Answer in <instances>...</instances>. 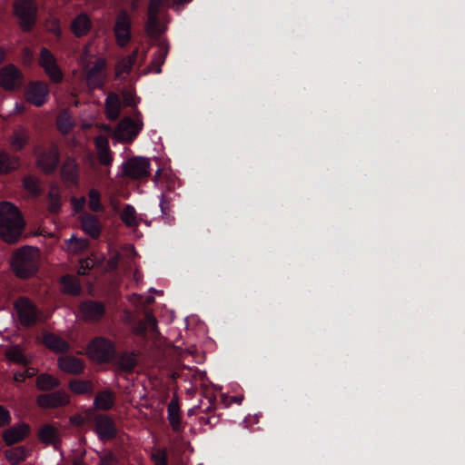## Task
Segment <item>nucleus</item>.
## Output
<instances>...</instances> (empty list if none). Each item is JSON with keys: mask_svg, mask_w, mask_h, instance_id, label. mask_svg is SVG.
Here are the masks:
<instances>
[{"mask_svg": "<svg viewBox=\"0 0 465 465\" xmlns=\"http://www.w3.org/2000/svg\"><path fill=\"white\" fill-rule=\"evenodd\" d=\"M160 209H161V214H166V211H169V203L165 199V196L163 194L160 197Z\"/></svg>", "mask_w": 465, "mask_h": 465, "instance_id": "nucleus-52", "label": "nucleus"}, {"mask_svg": "<svg viewBox=\"0 0 465 465\" xmlns=\"http://www.w3.org/2000/svg\"><path fill=\"white\" fill-rule=\"evenodd\" d=\"M40 251L32 246H24L15 252L11 259V267L19 278L33 276L39 268Z\"/></svg>", "mask_w": 465, "mask_h": 465, "instance_id": "nucleus-2", "label": "nucleus"}, {"mask_svg": "<svg viewBox=\"0 0 465 465\" xmlns=\"http://www.w3.org/2000/svg\"><path fill=\"white\" fill-rule=\"evenodd\" d=\"M49 89L46 83L35 82L28 85L25 98L32 104L39 107L42 106L48 98Z\"/></svg>", "mask_w": 465, "mask_h": 465, "instance_id": "nucleus-9", "label": "nucleus"}, {"mask_svg": "<svg viewBox=\"0 0 465 465\" xmlns=\"http://www.w3.org/2000/svg\"><path fill=\"white\" fill-rule=\"evenodd\" d=\"M88 207L91 211L98 213L104 210L101 203V193L96 189H91L88 193Z\"/></svg>", "mask_w": 465, "mask_h": 465, "instance_id": "nucleus-39", "label": "nucleus"}, {"mask_svg": "<svg viewBox=\"0 0 465 465\" xmlns=\"http://www.w3.org/2000/svg\"><path fill=\"white\" fill-rule=\"evenodd\" d=\"M91 20L85 14L78 15L72 22L71 28L74 35L83 36L88 33L91 28Z\"/></svg>", "mask_w": 465, "mask_h": 465, "instance_id": "nucleus-27", "label": "nucleus"}, {"mask_svg": "<svg viewBox=\"0 0 465 465\" xmlns=\"http://www.w3.org/2000/svg\"><path fill=\"white\" fill-rule=\"evenodd\" d=\"M38 438L45 444L56 445L60 440V433L55 427L50 424H45L38 431Z\"/></svg>", "mask_w": 465, "mask_h": 465, "instance_id": "nucleus-26", "label": "nucleus"}, {"mask_svg": "<svg viewBox=\"0 0 465 465\" xmlns=\"http://www.w3.org/2000/svg\"><path fill=\"white\" fill-rule=\"evenodd\" d=\"M29 139L27 129L23 126L16 127L9 138V143L13 150L20 151L24 148Z\"/></svg>", "mask_w": 465, "mask_h": 465, "instance_id": "nucleus-24", "label": "nucleus"}, {"mask_svg": "<svg viewBox=\"0 0 465 465\" xmlns=\"http://www.w3.org/2000/svg\"><path fill=\"white\" fill-rule=\"evenodd\" d=\"M74 465H87L85 462H84L83 460H75L74 462Z\"/></svg>", "mask_w": 465, "mask_h": 465, "instance_id": "nucleus-60", "label": "nucleus"}, {"mask_svg": "<svg viewBox=\"0 0 465 465\" xmlns=\"http://www.w3.org/2000/svg\"><path fill=\"white\" fill-rule=\"evenodd\" d=\"M162 218L167 223H171L173 221V217L169 213V211H166V214H162Z\"/></svg>", "mask_w": 465, "mask_h": 465, "instance_id": "nucleus-56", "label": "nucleus"}, {"mask_svg": "<svg viewBox=\"0 0 465 465\" xmlns=\"http://www.w3.org/2000/svg\"><path fill=\"white\" fill-rule=\"evenodd\" d=\"M115 353L111 341L104 338L94 339L88 346V355L94 361L104 362L111 360Z\"/></svg>", "mask_w": 465, "mask_h": 465, "instance_id": "nucleus-5", "label": "nucleus"}, {"mask_svg": "<svg viewBox=\"0 0 465 465\" xmlns=\"http://www.w3.org/2000/svg\"><path fill=\"white\" fill-rule=\"evenodd\" d=\"M168 420L173 430H179L181 418L180 408L177 401L172 400L168 404Z\"/></svg>", "mask_w": 465, "mask_h": 465, "instance_id": "nucleus-36", "label": "nucleus"}, {"mask_svg": "<svg viewBox=\"0 0 465 465\" xmlns=\"http://www.w3.org/2000/svg\"><path fill=\"white\" fill-rule=\"evenodd\" d=\"M124 103L128 105H135L136 104V101L135 99L132 96L131 94H124Z\"/></svg>", "mask_w": 465, "mask_h": 465, "instance_id": "nucleus-54", "label": "nucleus"}, {"mask_svg": "<svg viewBox=\"0 0 465 465\" xmlns=\"http://www.w3.org/2000/svg\"><path fill=\"white\" fill-rule=\"evenodd\" d=\"M24 189L31 195L36 196L40 193L39 181L33 176H26L23 180Z\"/></svg>", "mask_w": 465, "mask_h": 465, "instance_id": "nucleus-42", "label": "nucleus"}, {"mask_svg": "<svg viewBox=\"0 0 465 465\" xmlns=\"http://www.w3.org/2000/svg\"><path fill=\"white\" fill-rule=\"evenodd\" d=\"M150 163L145 157H134L124 163L123 173L134 179H140L149 174Z\"/></svg>", "mask_w": 465, "mask_h": 465, "instance_id": "nucleus-8", "label": "nucleus"}, {"mask_svg": "<svg viewBox=\"0 0 465 465\" xmlns=\"http://www.w3.org/2000/svg\"><path fill=\"white\" fill-rule=\"evenodd\" d=\"M160 172H161V170H160V169H158V170L156 171V173H155V177H154V183H157V179H158V176H159V174H160Z\"/></svg>", "mask_w": 465, "mask_h": 465, "instance_id": "nucleus-61", "label": "nucleus"}, {"mask_svg": "<svg viewBox=\"0 0 465 465\" xmlns=\"http://www.w3.org/2000/svg\"><path fill=\"white\" fill-rule=\"evenodd\" d=\"M81 125L83 129L89 128L92 126V121H83Z\"/></svg>", "mask_w": 465, "mask_h": 465, "instance_id": "nucleus-57", "label": "nucleus"}, {"mask_svg": "<svg viewBox=\"0 0 465 465\" xmlns=\"http://www.w3.org/2000/svg\"><path fill=\"white\" fill-rule=\"evenodd\" d=\"M6 357L18 364L26 365L32 361L33 357L31 355L25 354V351L22 346L15 345L8 349L6 351Z\"/></svg>", "mask_w": 465, "mask_h": 465, "instance_id": "nucleus-28", "label": "nucleus"}, {"mask_svg": "<svg viewBox=\"0 0 465 465\" xmlns=\"http://www.w3.org/2000/svg\"><path fill=\"white\" fill-rule=\"evenodd\" d=\"M61 282L64 287V291H80L81 287L76 282L75 278L70 275H65L61 278Z\"/></svg>", "mask_w": 465, "mask_h": 465, "instance_id": "nucleus-45", "label": "nucleus"}, {"mask_svg": "<svg viewBox=\"0 0 465 465\" xmlns=\"http://www.w3.org/2000/svg\"><path fill=\"white\" fill-rule=\"evenodd\" d=\"M95 148L100 163L104 165L111 164L113 159L109 149V143L105 136L100 135L96 137Z\"/></svg>", "mask_w": 465, "mask_h": 465, "instance_id": "nucleus-23", "label": "nucleus"}, {"mask_svg": "<svg viewBox=\"0 0 465 465\" xmlns=\"http://www.w3.org/2000/svg\"><path fill=\"white\" fill-rule=\"evenodd\" d=\"M48 199V211L53 213L59 212L62 206L60 188L54 184L50 187L47 195Z\"/></svg>", "mask_w": 465, "mask_h": 465, "instance_id": "nucleus-32", "label": "nucleus"}, {"mask_svg": "<svg viewBox=\"0 0 465 465\" xmlns=\"http://www.w3.org/2000/svg\"><path fill=\"white\" fill-rule=\"evenodd\" d=\"M138 51L134 50L131 55L128 57L122 58L116 64L115 74L116 77H123L124 74H127L136 59Z\"/></svg>", "mask_w": 465, "mask_h": 465, "instance_id": "nucleus-33", "label": "nucleus"}, {"mask_svg": "<svg viewBox=\"0 0 465 465\" xmlns=\"http://www.w3.org/2000/svg\"><path fill=\"white\" fill-rule=\"evenodd\" d=\"M148 291L153 292V291H155V290H154L153 288H152V287H151V288H149V290H148Z\"/></svg>", "mask_w": 465, "mask_h": 465, "instance_id": "nucleus-63", "label": "nucleus"}, {"mask_svg": "<svg viewBox=\"0 0 465 465\" xmlns=\"http://www.w3.org/2000/svg\"><path fill=\"white\" fill-rule=\"evenodd\" d=\"M59 162V152L57 147L52 146L40 153L37 157V165L46 173L55 170Z\"/></svg>", "mask_w": 465, "mask_h": 465, "instance_id": "nucleus-13", "label": "nucleus"}, {"mask_svg": "<svg viewBox=\"0 0 465 465\" xmlns=\"http://www.w3.org/2000/svg\"><path fill=\"white\" fill-rule=\"evenodd\" d=\"M62 179L70 183L71 184L77 185L79 180V169L74 159L67 158L61 167Z\"/></svg>", "mask_w": 465, "mask_h": 465, "instance_id": "nucleus-19", "label": "nucleus"}, {"mask_svg": "<svg viewBox=\"0 0 465 465\" xmlns=\"http://www.w3.org/2000/svg\"><path fill=\"white\" fill-rule=\"evenodd\" d=\"M43 343L56 353L64 352L69 349V345L64 340L52 333H46L43 336Z\"/></svg>", "mask_w": 465, "mask_h": 465, "instance_id": "nucleus-25", "label": "nucleus"}, {"mask_svg": "<svg viewBox=\"0 0 465 465\" xmlns=\"http://www.w3.org/2000/svg\"><path fill=\"white\" fill-rule=\"evenodd\" d=\"M19 167V158L0 151V173H7Z\"/></svg>", "mask_w": 465, "mask_h": 465, "instance_id": "nucleus-30", "label": "nucleus"}, {"mask_svg": "<svg viewBox=\"0 0 465 465\" xmlns=\"http://www.w3.org/2000/svg\"><path fill=\"white\" fill-rule=\"evenodd\" d=\"M131 19L125 12L118 15L114 25V35L119 45H125L131 38Z\"/></svg>", "mask_w": 465, "mask_h": 465, "instance_id": "nucleus-11", "label": "nucleus"}, {"mask_svg": "<svg viewBox=\"0 0 465 465\" xmlns=\"http://www.w3.org/2000/svg\"><path fill=\"white\" fill-rule=\"evenodd\" d=\"M58 366L61 371L71 374H79L84 371L82 360L72 356L60 357Z\"/></svg>", "mask_w": 465, "mask_h": 465, "instance_id": "nucleus-22", "label": "nucleus"}, {"mask_svg": "<svg viewBox=\"0 0 465 465\" xmlns=\"http://www.w3.org/2000/svg\"><path fill=\"white\" fill-rule=\"evenodd\" d=\"M69 403V396L64 391H55L42 394L37 398V404L41 408H57Z\"/></svg>", "mask_w": 465, "mask_h": 465, "instance_id": "nucleus-14", "label": "nucleus"}, {"mask_svg": "<svg viewBox=\"0 0 465 465\" xmlns=\"http://www.w3.org/2000/svg\"><path fill=\"white\" fill-rule=\"evenodd\" d=\"M39 64L52 82L60 83L63 80V73L56 64L54 56L48 49L43 48L41 50Z\"/></svg>", "mask_w": 465, "mask_h": 465, "instance_id": "nucleus-7", "label": "nucleus"}, {"mask_svg": "<svg viewBox=\"0 0 465 465\" xmlns=\"http://www.w3.org/2000/svg\"><path fill=\"white\" fill-rule=\"evenodd\" d=\"M57 127L63 134H68L73 126L74 121L67 112H62L57 117Z\"/></svg>", "mask_w": 465, "mask_h": 465, "instance_id": "nucleus-41", "label": "nucleus"}, {"mask_svg": "<svg viewBox=\"0 0 465 465\" xmlns=\"http://www.w3.org/2000/svg\"><path fill=\"white\" fill-rule=\"evenodd\" d=\"M5 57V51L3 47L0 46V64L4 61Z\"/></svg>", "mask_w": 465, "mask_h": 465, "instance_id": "nucleus-59", "label": "nucleus"}, {"mask_svg": "<svg viewBox=\"0 0 465 465\" xmlns=\"http://www.w3.org/2000/svg\"><path fill=\"white\" fill-rule=\"evenodd\" d=\"M121 103L118 96L111 94L105 100V108L108 118L114 120L118 117L120 113Z\"/></svg>", "mask_w": 465, "mask_h": 465, "instance_id": "nucleus-34", "label": "nucleus"}, {"mask_svg": "<svg viewBox=\"0 0 465 465\" xmlns=\"http://www.w3.org/2000/svg\"><path fill=\"white\" fill-rule=\"evenodd\" d=\"M169 1H170V0H156V2H155V8H154V15H157V14H158V12H159V10H160V8H161L163 5H164L168 4V3H169ZM153 2V0H151V1H150V5H149V6H151V5H152Z\"/></svg>", "mask_w": 465, "mask_h": 465, "instance_id": "nucleus-53", "label": "nucleus"}, {"mask_svg": "<svg viewBox=\"0 0 465 465\" xmlns=\"http://www.w3.org/2000/svg\"><path fill=\"white\" fill-rule=\"evenodd\" d=\"M82 229L85 233L94 239L100 236L101 223L99 220L93 214L84 212L78 217Z\"/></svg>", "mask_w": 465, "mask_h": 465, "instance_id": "nucleus-16", "label": "nucleus"}, {"mask_svg": "<svg viewBox=\"0 0 465 465\" xmlns=\"http://www.w3.org/2000/svg\"><path fill=\"white\" fill-rule=\"evenodd\" d=\"M14 12L23 30H30L36 19L37 7L34 0H15Z\"/></svg>", "mask_w": 465, "mask_h": 465, "instance_id": "nucleus-4", "label": "nucleus"}, {"mask_svg": "<svg viewBox=\"0 0 465 465\" xmlns=\"http://www.w3.org/2000/svg\"><path fill=\"white\" fill-rule=\"evenodd\" d=\"M143 121L136 119L133 121L130 118H124L118 124V126L114 132V137L117 141L129 143L137 136L141 129L143 128Z\"/></svg>", "mask_w": 465, "mask_h": 465, "instance_id": "nucleus-6", "label": "nucleus"}, {"mask_svg": "<svg viewBox=\"0 0 465 465\" xmlns=\"http://www.w3.org/2000/svg\"><path fill=\"white\" fill-rule=\"evenodd\" d=\"M129 248L134 254H136L134 247L133 245H130Z\"/></svg>", "mask_w": 465, "mask_h": 465, "instance_id": "nucleus-62", "label": "nucleus"}, {"mask_svg": "<svg viewBox=\"0 0 465 465\" xmlns=\"http://www.w3.org/2000/svg\"><path fill=\"white\" fill-rule=\"evenodd\" d=\"M114 403V395L110 391H104L99 392L94 400V408L103 411H107L111 409Z\"/></svg>", "mask_w": 465, "mask_h": 465, "instance_id": "nucleus-29", "label": "nucleus"}, {"mask_svg": "<svg viewBox=\"0 0 465 465\" xmlns=\"http://www.w3.org/2000/svg\"><path fill=\"white\" fill-rule=\"evenodd\" d=\"M155 2L153 0L151 6L148 9V19L146 23V32L150 37H157L163 32L165 31L166 27L161 25L157 19V15H154Z\"/></svg>", "mask_w": 465, "mask_h": 465, "instance_id": "nucleus-21", "label": "nucleus"}, {"mask_svg": "<svg viewBox=\"0 0 465 465\" xmlns=\"http://www.w3.org/2000/svg\"><path fill=\"white\" fill-rule=\"evenodd\" d=\"M169 51L168 44L162 39L157 44V51L155 52L148 71L155 74L161 73V66L164 63Z\"/></svg>", "mask_w": 465, "mask_h": 465, "instance_id": "nucleus-20", "label": "nucleus"}, {"mask_svg": "<svg viewBox=\"0 0 465 465\" xmlns=\"http://www.w3.org/2000/svg\"><path fill=\"white\" fill-rule=\"evenodd\" d=\"M25 226L22 214L10 202L0 203V237L8 243L18 241Z\"/></svg>", "mask_w": 465, "mask_h": 465, "instance_id": "nucleus-1", "label": "nucleus"}, {"mask_svg": "<svg viewBox=\"0 0 465 465\" xmlns=\"http://www.w3.org/2000/svg\"><path fill=\"white\" fill-rule=\"evenodd\" d=\"M157 328V321L152 314H147L144 322H141L134 330L136 333L143 331H155Z\"/></svg>", "mask_w": 465, "mask_h": 465, "instance_id": "nucleus-43", "label": "nucleus"}, {"mask_svg": "<svg viewBox=\"0 0 465 465\" xmlns=\"http://www.w3.org/2000/svg\"><path fill=\"white\" fill-rule=\"evenodd\" d=\"M118 259H119V254L116 253L114 257H113L109 262H108V267L110 269H114L117 265V262H118Z\"/></svg>", "mask_w": 465, "mask_h": 465, "instance_id": "nucleus-55", "label": "nucleus"}, {"mask_svg": "<svg viewBox=\"0 0 465 465\" xmlns=\"http://www.w3.org/2000/svg\"><path fill=\"white\" fill-rule=\"evenodd\" d=\"M11 420L9 411L0 405V427L8 424Z\"/></svg>", "mask_w": 465, "mask_h": 465, "instance_id": "nucleus-49", "label": "nucleus"}, {"mask_svg": "<svg viewBox=\"0 0 465 465\" xmlns=\"http://www.w3.org/2000/svg\"><path fill=\"white\" fill-rule=\"evenodd\" d=\"M66 248L72 253H77L88 247V241L84 238H76L74 235L71 236L66 242Z\"/></svg>", "mask_w": 465, "mask_h": 465, "instance_id": "nucleus-38", "label": "nucleus"}, {"mask_svg": "<svg viewBox=\"0 0 465 465\" xmlns=\"http://www.w3.org/2000/svg\"><path fill=\"white\" fill-rule=\"evenodd\" d=\"M71 203H72L74 213H80L83 211V209L86 203V199L84 196L72 197Z\"/></svg>", "mask_w": 465, "mask_h": 465, "instance_id": "nucleus-46", "label": "nucleus"}, {"mask_svg": "<svg viewBox=\"0 0 465 465\" xmlns=\"http://www.w3.org/2000/svg\"><path fill=\"white\" fill-rule=\"evenodd\" d=\"M70 390L75 394L92 393L93 383L90 381L74 380L69 382Z\"/></svg>", "mask_w": 465, "mask_h": 465, "instance_id": "nucleus-37", "label": "nucleus"}, {"mask_svg": "<svg viewBox=\"0 0 465 465\" xmlns=\"http://www.w3.org/2000/svg\"><path fill=\"white\" fill-rule=\"evenodd\" d=\"M29 431V425L25 422H20L4 430L3 439L7 445H12L23 440L28 435Z\"/></svg>", "mask_w": 465, "mask_h": 465, "instance_id": "nucleus-15", "label": "nucleus"}, {"mask_svg": "<svg viewBox=\"0 0 465 465\" xmlns=\"http://www.w3.org/2000/svg\"><path fill=\"white\" fill-rule=\"evenodd\" d=\"M153 459L155 460L154 465H167L165 454L163 451H159L157 454H154Z\"/></svg>", "mask_w": 465, "mask_h": 465, "instance_id": "nucleus-51", "label": "nucleus"}, {"mask_svg": "<svg viewBox=\"0 0 465 465\" xmlns=\"http://www.w3.org/2000/svg\"><path fill=\"white\" fill-rule=\"evenodd\" d=\"M15 311L20 322L25 326H31L35 322L36 311L34 305L26 299L21 298L15 302Z\"/></svg>", "mask_w": 465, "mask_h": 465, "instance_id": "nucleus-12", "label": "nucleus"}, {"mask_svg": "<svg viewBox=\"0 0 465 465\" xmlns=\"http://www.w3.org/2000/svg\"><path fill=\"white\" fill-rule=\"evenodd\" d=\"M136 364L135 356L134 353H124L119 360V365L125 371H131Z\"/></svg>", "mask_w": 465, "mask_h": 465, "instance_id": "nucleus-44", "label": "nucleus"}, {"mask_svg": "<svg viewBox=\"0 0 465 465\" xmlns=\"http://www.w3.org/2000/svg\"><path fill=\"white\" fill-rule=\"evenodd\" d=\"M93 56L94 52L90 49V46H86L82 57V67L84 78L89 89L102 87L106 78L105 60L99 57L92 64L90 59Z\"/></svg>", "mask_w": 465, "mask_h": 465, "instance_id": "nucleus-3", "label": "nucleus"}, {"mask_svg": "<svg viewBox=\"0 0 465 465\" xmlns=\"http://www.w3.org/2000/svg\"><path fill=\"white\" fill-rule=\"evenodd\" d=\"M80 312L85 321H97L104 315V307L99 302H84L80 306Z\"/></svg>", "mask_w": 465, "mask_h": 465, "instance_id": "nucleus-18", "label": "nucleus"}, {"mask_svg": "<svg viewBox=\"0 0 465 465\" xmlns=\"http://www.w3.org/2000/svg\"><path fill=\"white\" fill-rule=\"evenodd\" d=\"M23 106H21L19 104H15L14 107V113H21L23 112Z\"/></svg>", "mask_w": 465, "mask_h": 465, "instance_id": "nucleus-58", "label": "nucleus"}, {"mask_svg": "<svg viewBox=\"0 0 465 465\" xmlns=\"http://www.w3.org/2000/svg\"><path fill=\"white\" fill-rule=\"evenodd\" d=\"M95 431L102 440H109L115 435L116 430L114 421L105 415L95 418Z\"/></svg>", "mask_w": 465, "mask_h": 465, "instance_id": "nucleus-17", "label": "nucleus"}, {"mask_svg": "<svg viewBox=\"0 0 465 465\" xmlns=\"http://www.w3.org/2000/svg\"><path fill=\"white\" fill-rule=\"evenodd\" d=\"M36 385L40 390L48 391L59 385L58 380L49 374H41L36 380Z\"/></svg>", "mask_w": 465, "mask_h": 465, "instance_id": "nucleus-40", "label": "nucleus"}, {"mask_svg": "<svg viewBox=\"0 0 465 465\" xmlns=\"http://www.w3.org/2000/svg\"><path fill=\"white\" fill-rule=\"evenodd\" d=\"M93 266V261L91 259H84L80 262L78 268V273L85 274L90 267Z\"/></svg>", "mask_w": 465, "mask_h": 465, "instance_id": "nucleus-50", "label": "nucleus"}, {"mask_svg": "<svg viewBox=\"0 0 465 465\" xmlns=\"http://www.w3.org/2000/svg\"><path fill=\"white\" fill-rule=\"evenodd\" d=\"M22 84V74L13 64L0 70V85L5 90H14Z\"/></svg>", "mask_w": 465, "mask_h": 465, "instance_id": "nucleus-10", "label": "nucleus"}, {"mask_svg": "<svg viewBox=\"0 0 465 465\" xmlns=\"http://www.w3.org/2000/svg\"><path fill=\"white\" fill-rule=\"evenodd\" d=\"M121 219L126 226L131 228L137 227L140 222L136 211L132 205H126L124 208L121 213Z\"/></svg>", "mask_w": 465, "mask_h": 465, "instance_id": "nucleus-35", "label": "nucleus"}, {"mask_svg": "<svg viewBox=\"0 0 465 465\" xmlns=\"http://www.w3.org/2000/svg\"><path fill=\"white\" fill-rule=\"evenodd\" d=\"M117 458L112 452H106L101 456L99 465H116Z\"/></svg>", "mask_w": 465, "mask_h": 465, "instance_id": "nucleus-48", "label": "nucleus"}, {"mask_svg": "<svg viewBox=\"0 0 465 465\" xmlns=\"http://www.w3.org/2000/svg\"><path fill=\"white\" fill-rule=\"evenodd\" d=\"M29 455V451L23 446L12 448L5 451V457L12 465L18 464L25 460Z\"/></svg>", "mask_w": 465, "mask_h": 465, "instance_id": "nucleus-31", "label": "nucleus"}, {"mask_svg": "<svg viewBox=\"0 0 465 465\" xmlns=\"http://www.w3.org/2000/svg\"><path fill=\"white\" fill-rule=\"evenodd\" d=\"M36 374V370L34 368L26 369L23 372H15L14 374V379L15 381H23L28 377H33Z\"/></svg>", "mask_w": 465, "mask_h": 465, "instance_id": "nucleus-47", "label": "nucleus"}]
</instances>
